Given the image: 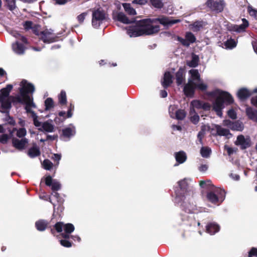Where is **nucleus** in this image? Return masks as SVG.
I'll return each instance as SVG.
<instances>
[{"label":"nucleus","mask_w":257,"mask_h":257,"mask_svg":"<svg viewBox=\"0 0 257 257\" xmlns=\"http://www.w3.org/2000/svg\"><path fill=\"white\" fill-rule=\"evenodd\" d=\"M185 69L180 68L176 73V82L178 85H182L184 84L185 80Z\"/></svg>","instance_id":"nucleus-25"},{"label":"nucleus","mask_w":257,"mask_h":257,"mask_svg":"<svg viewBox=\"0 0 257 257\" xmlns=\"http://www.w3.org/2000/svg\"><path fill=\"white\" fill-rule=\"evenodd\" d=\"M209 128V126L208 125H203L201 128V131H200L198 134V138L200 142L202 143V138L203 137L205 131L207 130H208Z\"/></svg>","instance_id":"nucleus-49"},{"label":"nucleus","mask_w":257,"mask_h":257,"mask_svg":"<svg viewBox=\"0 0 257 257\" xmlns=\"http://www.w3.org/2000/svg\"><path fill=\"white\" fill-rule=\"evenodd\" d=\"M223 125L233 131H242L244 128L243 123L239 121L232 122L229 120H224Z\"/></svg>","instance_id":"nucleus-15"},{"label":"nucleus","mask_w":257,"mask_h":257,"mask_svg":"<svg viewBox=\"0 0 257 257\" xmlns=\"http://www.w3.org/2000/svg\"><path fill=\"white\" fill-rule=\"evenodd\" d=\"M172 83V75L170 72H167L164 74L162 85L164 87H168Z\"/></svg>","instance_id":"nucleus-28"},{"label":"nucleus","mask_w":257,"mask_h":257,"mask_svg":"<svg viewBox=\"0 0 257 257\" xmlns=\"http://www.w3.org/2000/svg\"><path fill=\"white\" fill-rule=\"evenodd\" d=\"M116 19L124 24H128L130 23V21L126 17V16L122 13H119L114 16Z\"/></svg>","instance_id":"nucleus-32"},{"label":"nucleus","mask_w":257,"mask_h":257,"mask_svg":"<svg viewBox=\"0 0 257 257\" xmlns=\"http://www.w3.org/2000/svg\"><path fill=\"white\" fill-rule=\"evenodd\" d=\"M191 180L189 179L185 178L178 182V185L182 190H186Z\"/></svg>","instance_id":"nucleus-38"},{"label":"nucleus","mask_w":257,"mask_h":257,"mask_svg":"<svg viewBox=\"0 0 257 257\" xmlns=\"http://www.w3.org/2000/svg\"><path fill=\"white\" fill-rule=\"evenodd\" d=\"M51 186V189L53 191H58L61 188V184L59 182L57 181L56 180H54Z\"/></svg>","instance_id":"nucleus-50"},{"label":"nucleus","mask_w":257,"mask_h":257,"mask_svg":"<svg viewBox=\"0 0 257 257\" xmlns=\"http://www.w3.org/2000/svg\"><path fill=\"white\" fill-rule=\"evenodd\" d=\"M6 120L11 124H14L15 123V121L14 120L13 118L9 116H7Z\"/></svg>","instance_id":"nucleus-64"},{"label":"nucleus","mask_w":257,"mask_h":257,"mask_svg":"<svg viewBox=\"0 0 257 257\" xmlns=\"http://www.w3.org/2000/svg\"><path fill=\"white\" fill-rule=\"evenodd\" d=\"M205 25V23L201 21H197L195 22L192 25L189 26V28L190 30L193 31H199L201 28H202Z\"/></svg>","instance_id":"nucleus-34"},{"label":"nucleus","mask_w":257,"mask_h":257,"mask_svg":"<svg viewBox=\"0 0 257 257\" xmlns=\"http://www.w3.org/2000/svg\"><path fill=\"white\" fill-rule=\"evenodd\" d=\"M60 241V244L64 247H70L72 246L71 243L67 240L62 239Z\"/></svg>","instance_id":"nucleus-57"},{"label":"nucleus","mask_w":257,"mask_h":257,"mask_svg":"<svg viewBox=\"0 0 257 257\" xmlns=\"http://www.w3.org/2000/svg\"><path fill=\"white\" fill-rule=\"evenodd\" d=\"M12 88L13 85L9 84L1 90L0 111L3 113H8L11 107V99L9 94Z\"/></svg>","instance_id":"nucleus-4"},{"label":"nucleus","mask_w":257,"mask_h":257,"mask_svg":"<svg viewBox=\"0 0 257 257\" xmlns=\"http://www.w3.org/2000/svg\"><path fill=\"white\" fill-rule=\"evenodd\" d=\"M252 94H253V90H250L245 87L239 88L236 92L237 96L240 100H244L246 99Z\"/></svg>","instance_id":"nucleus-19"},{"label":"nucleus","mask_w":257,"mask_h":257,"mask_svg":"<svg viewBox=\"0 0 257 257\" xmlns=\"http://www.w3.org/2000/svg\"><path fill=\"white\" fill-rule=\"evenodd\" d=\"M45 109L49 110L54 107V102L52 98H48L45 101Z\"/></svg>","instance_id":"nucleus-47"},{"label":"nucleus","mask_w":257,"mask_h":257,"mask_svg":"<svg viewBox=\"0 0 257 257\" xmlns=\"http://www.w3.org/2000/svg\"><path fill=\"white\" fill-rule=\"evenodd\" d=\"M9 140V137L7 135L4 134L0 136V142L3 144H5Z\"/></svg>","instance_id":"nucleus-58"},{"label":"nucleus","mask_w":257,"mask_h":257,"mask_svg":"<svg viewBox=\"0 0 257 257\" xmlns=\"http://www.w3.org/2000/svg\"><path fill=\"white\" fill-rule=\"evenodd\" d=\"M13 146L18 150L24 149L28 144V140L24 138L21 140L14 138L12 141Z\"/></svg>","instance_id":"nucleus-21"},{"label":"nucleus","mask_w":257,"mask_h":257,"mask_svg":"<svg viewBox=\"0 0 257 257\" xmlns=\"http://www.w3.org/2000/svg\"><path fill=\"white\" fill-rule=\"evenodd\" d=\"M186 115V112L184 110H178V111H175V117L177 119L182 120L185 118Z\"/></svg>","instance_id":"nucleus-46"},{"label":"nucleus","mask_w":257,"mask_h":257,"mask_svg":"<svg viewBox=\"0 0 257 257\" xmlns=\"http://www.w3.org/2000/svg\"><path fill=\"white\" fill-rule=\"evenodd\" d=\"M213 128L216 130L217 134L220 136H224L227 138H230L232 137L228 130L224 128L220 125L217 124L213 125Z\"/></svg>","instance_id":"nucleus-22"},{"label":"nucleus","mask_w":257,"mask_h":257,"mask_svg":"<svg viewBox=\"0 0 257 257\" xmlns=\"http://www.w3.org/2000/svg\"><path fill=\"white\" fill-rule=\"evenodd\" d=\"M208 168V166L207 164H201L199 167V170L202 172H206Z\"/></svg>","instance_id":"nucleus-61"},{"label":"nucleus","mask_w":257,"mask_h":257,"mask_svg":"<svg viewBox=\"0 0 257 257\" xmlns=\"http://www.w3.org/2000/svg\"><path fill=\"white\" fill-rule=\"evenodd\" d=\"M246 113L248 118L254 121L257 122V110L251 107H247Z\"/></svg>","instance_id":"nucleus-26"},{"label":"nucleus","mask_w":257,"mask_h":257,"mask_svg":"<svg viewBox=\"0 0 257 257\" xmlns=\"http://www.w3.org/2000/svg\"><path fill=\"white\" fill-rule=\"evenodd\" d=\"M40 154L39 149L37 147H33L29 151V155L32 157H35Z\"/></svg>","instance_id":"nucleus-44"},{"label":"nucleus","mask_w":257,"mask_h":257,"mask_svg":"<svg viewBox=\"0 0 257 257\" xmlns=\"http://www.w3.org/2000/svg\"><path fill=\"white\" fill-rule=\"evenodd\" d=\"M53 159L57 162V164H59V161L61 159V155L59 154H55L52 157Z\"/></svg>","instance_id":"nucleus-62"},{"label":"nucleus","mask_w":257,"mask_h":257,"mask_svg":"<svg viewBox=\"0 0 257 257\" xmlns=\"http://www.w3.org/2000/svg\"><path fill=\"white\" fill-rule=\"evenodd\" d=\"M56 230L58 232H61L63 230L64 231V233H62L63 237L67 238L69 237V234L74 230V226L71 223L64 224L62 222H58L55 225Z\"/></svg>","instance_id":"nucleus-9"},{"label":"nucleus","mask_w":257,"mask_h":257,"mask_svg":"<svg viewBox=\"0 0 257 257\" xmlns=\"http://www.w3.org/2000/svg\"><path fill=\"white\" fill-rule=\"evenodd\" d=\"M35 91L34 85L26 80H23L20 84V94L16 97L18 102L26 101L33 99L30 94H33Z\"/></svg>","instance_id":"nucleus-3"},{"label":"nucleus","mask_w":257,"mask_h":257,"mask_svg":"<svg viewBox=\"0 0 257 257\" xmlns=\"http://www.w3.org/2000/svg\"><path fill=\"white\" fill-rule=\"evenodd\" d=\"M107 18L105 12L101 7L95 8L92 11V25L95 28H98Z\"/></svg>","instance_id":"nucleus-5"},{"label":"nucleus","mask_w":257,"mask_h":257,"mask_svg":"<svg viewBox=\"0 0 257 257\" xmlns=\"http://www.w3.org/2000/svg\"><path fill=\"white\" fill-rule=\"evenodd\" d=\"M206 4L212 11L216 13L222 12L225 6V3L223 1H215L214 0H208Z\"/></svg>","instance_id":"nucleus-10"},{"label":"nucleus","mask_w":257,"mask_h":257,"mask_svg":"<svg viewBox=\"0 0 257 257\" xmlns=\"http://www.w3.org/2000/svg\"><path fill=\"white\" fill-rule=\"evenodd\" d=\"M228 115L232 119H235L236 117V114L233 109H230L228 111Z\"/></svg>","instance_id":"nucleus-59"},{"label":"nucleus","mask_w":257,"mask_h":257,"mask_svg":"<svg viewBox=\"0 0 257 257\" xmlns=\"http://www.w3.org/2000/svg\"><path fill=\"white\" fill-rule=\"evenodd\" d=\"M235 144L237 146H239L241 149H244L250 146V139L249 137H245L240 135L237 137Z\"/></svg>","instance_id":"nucleus-16"},{"label":"nucleus","mask_w":257,"mask_h":257,"mask_svg":"<svg viewBox=\"0 0 257 257\" xmlns=\"http://www.w3.org/2000/svg\"><path fill=\"white\" fill-rule=\"evenodd\" d=\"M152 5L156 8H161L163 4L160 0H150Z\"/></svg>","instance_id":"nucleus-52"},{"label":"nucleus","mask_w":257,"mask_h":257,"mask_svg":"<svg viewBox=\"0 0 257 257\" xmlns=\"http://www.w3.org/2000/svg\"><path fill=\"white\" fill-rule=\"evenodd\" d=\"M58 100L59 103L62 104H66L67 103V97L66 92L64 90H62L58 95Z\"/></svg>","instance_id":"nucleus-40"},{"label":"nucleus","mask_w":257,"mask_h":257,"mask_svg":"<svg viewBox=\"0 0 257 257\" xmlns=\"http://www.w3.org/2000/svg\"><path fill=\"white\" fill-rule=\"evenodd\" d=\"M199 57L198 56L193 54L192 55V58L190 61H188L187 62V64L191 67H196L198 64L199 62Z\"/></svg>","instance_id":"nucleus-31"},{"label":"nucleus","mask_w":257,"mask_h":257,"mask_svg":"<svg viewBox=\"0 0 257 257\" xmlns=\"http://www.w3.org/2000/svg\"><path fill=\"white\" fill-rule=\"evenodd\" d=\"M75 133V127L72 124H70L62 130V137L65 141H69L71 137H73Z\"/></svg>","instance_id":"nucleus-18"},{"label":"nucleus","mask_w":257,"mask_h":257,"mask_svg":"<svg viewBox=\"0 0 257 257\" xmlns=\"http://www.w3.org/2000/svg\"><path fill=\"white\" fill-rule=\"evenodd\" d=\"M200 186L202 188H207L211 190L212 188H216L212 184L210 180L200 181L199 182Z\"/></svg>","instance_id":"nucleus-41"},{"label":"nucleus","mask_w":257,"mask_h":257,"mask_svg":"<svg viewBox=\"0 0 257 257\" xmlns=\"http://www.w3.org/2000/svg\"><path fill=\"white\" fill-rule=\"evenodd\" d=\"M225 198V192L220 188H212L207 194L208 200L215 204L222 202Z\"/></svg>","instance_id":"nucleus-6"},{"label":"nucleus","mask_w":257,"mask_h":257,"mask_svg":"<svg viewBox=\"0 0 257 257\" xmlns=\"http://www.w3.org/2000/svg\"><path fill=\"white\" fill-rule=\"evenodd\" d=\"M20 103L25 104V109L28 113L31 114V117L33 118L34 124L36 126H40L41 122L38 120V116L34 111L33 109L36 108L37 106L33 102V99H30L26 101H21Z\"/></svg>","instance_id":"nucleus-7"},{"label":"nucleus","mask_w":257,"mask_h":257,"mask_svg":"<svg viewBox=\"0 0 257 257\" xmlns=\"http://www.w3.org/2000/svg\"><path fill=\"white\" fill-rule=\"evenodd\" d=\"M207 88V85L201 80L197 69H192L189 71L188 82L184 87V92L187 96H192L195 89L203 91Z\"/></svg>","instance_id":"nucleus-2"},{"label":"nucleus","mask_w":257,"mask_h":257,"mask_svg":"<svg viewBox=\"0 0 257 257\" xmlns=\"http://www.w3.org/2000/svg\"><path fill=\"white\" fill-rule=\"evenodd\" d=\"M38 130L41 131H44L48 133H52L54 131V125L48 121L41 122L40 126H37Z\"/></svg>","instance_id":"nucleus-23"},{"label":"nucleus","mask_w":257,"mask_h":257,"mask_svg":"<svg viewBox=\"0 0 257 257\" xmlns=\"http://www.w3.org/2000/svg\"><path fill=\"white\" fill-rule=\"evenodd\" d=\"M157 22H159L165 26H171L179 22L180 20L165 17L154 19H144L128 27L127 29V34L130 37H137L157 33L160 30L159 26L156 24Z\"/></svg>","instance_id":"nucleus-1"},{"label":"nucleus","mask_w":257,"mask_h":257,"mask_svg":"<svg viewBox=\"0 0 257 257\" xmlns=\"http://www.w3.org/2000/svg\"><path fill=\"white\" fill-rule=\"evenodd\" d=\"M122 6L124 8V10L129 15L134 16L137 14L135 10L131 7L129 4H123Z\"/></svg>","instance_id":"nucleus-39"},{"label":"nucleus","mask_w":257,"mask_h":257,"mask_svg":"<svg viewBox=\"0 0 257 257\" xmlns=\"http://www.w3.org/2000/svg\"><path fill=\"white\" fill-rule=\"evenodd\" d=\"M12 36L15 37L17 40H21L24 44H26L27 43L26 39L23 36H21V35L17 31H12L11 33Z\"/></svg>","instance_id":"nucleus-42"},{"label":"nucleus","mask_w":257,"mask_h":257,"mask_svg":"<svg viewBox=\"0 0 257 257\" xmlns=\"http://www.w3.org/2000/svg\"><path fill=\"white\" fill-rule=\"evenodd\" d=\"M242 24L240 25H230L228 26V30L230 31L240 33L244 32L245 29L248 26V22L245 19H242Z\"/></svg>","instance_id":"nucleus-17"},{"label":"nucleus","mask_w":257,"mask_h":257,"mask_svg":"<svg viewBox=\"0 0 257 257\" xmlns=\"http://www.w3.org/2000/svg\"><path fill=\"white\" fill-rule=\"evenodd\" d=\"M211 153V150L207 147H203L200 150V154L201 156L203 158L209 157Z\"/></svg>","instance_id":"nucleus-37"},{"label":"nucleus","mask_w":257,"mask_h":257,"mask_svg":"<svg viewBox=\"0 0 257 257\" xmlns=\"http://www.w3.org/2000/svg\"><path fill=\"white\" fill-rule=\"evenodd\" d=\"M16 132L17 137L19 138H22L26 136L27 134V131L25 128H21L19 129L14 128L13 132Z\"/></svg>","instance_id":"nucleus-45"},{"label":"nucleus","mask_w":257,"mask_h":257,"mask_svg":"<svg viewBox=\"0 0 257 257\" xmlns=\"http://www.w3.org/2000/svg\"><path fill=\"white\" fill-rule=\"evenodd\" d=\"M178 40L184 46H189L191 43L195 42L196 38L191 32H187L185 36V39L178 38Z\"/></svg>","instance_id":"nucleus-20"},{"label":"nucleus","mask_w":257,"mask_h":257,"mask_svg":"<svg viewBox=\"0 0 257 257\" xmlns=\"http://www.w3.org/2000/svg\"><path fill=\"white\" fill-rule=\"evenodd\" d=\"M237 44V42L234 40V39H232L231 38H230L228 40H227L224 42V46L225 48L226 49H231L234 47H236Z\"/></svg>","instance_id":"nucleus-35"},{"label":"nucleus","mask_w":257,"mask_h":257,"mask_svg":"<svg viewBox=\"0 0 257 257\" xmlns=\"http://www.w3.org/2000/svg\"><path fill=\"white\" fill-rule=\"evenodd\" d=\"M247 12L249 15L257 20V9H255L250 5L247 6Z\"/></svg>","instance_id":"nucleus-43"},{"label":"nucleus","mask_w":257,"mask_h":257,"mask_svg":"<svg viewBox=\"0 0 257 257\" xmlns=\"http://www.w3.org/2000/svg\"><path fill=\"white\" fill-rule=\"evenodd\" d=\"M257 257V248L252 247L248 252V257Z\"/></svg>","instance_id":"nucleus-55"},{"label":"nucleus","mask_w":257,"mask_h":257,"mask_svg":"<svg viewBox=\"0 0 257 257\" xmlns=\"http://www.w3.org/2000/svg\"><path fill=\"white\" fill-rule=\"evenodd\" d=\"M37 35L46 43H51L58 40V37L53 33V30L51 29H45L40 34L38 33Z\"/></svg>","instance_id":"nucleus-8"},{"label":"nucleus","mask_w":257,"mask_h":257,"mask_svg":"<svg viewBox=\"0 0 257 257\" xmlns=\"http://www.w3.org/2000/svg\"><path fill=\"white\" fill-rule=\"evenodd\" d=\"M212 96H218L223 101H225L228 104H231L233 102V98L231 95L227 92L223 91L219 89L215 90L211 93Z\"/></svg>","instance_id":"nucleus-12"},{"label":"nucleus","mask_w":257,"mask_h":257,"mask_svg":"<svg viewBox=\"0 0 257 257\" xmlns=\"http://www.w3.org/2000/svg\"><path fill=\"white\" fill-rule=\"evenodd\" d=\"M7 6L9 9L12 11L16 8L15 0H6Z\"/></svg>","instance_id":"nucleus-53"},{"label":"nucleus","mask_w":257,"mask_h":257,"mask_svg":"<svg viewBox=\"0 0 257 257\" xmlns=\"http://www.w3.org/2000/svg\"><path fill=\"white\" fill-rule=\"evenodd\" d=\"M214 96L216 97V99L212 103L213 109L219 116L221 117L222 115V110L224 107V102L219 96Z\"/></svg>","instance_id":"nucleus-14"},{"label":"nucleus","mask_w":257,"mask_h":257,"mask_svg":"<svg viewBox=\"0 0 257 257\" xmlns=\"http://www.w3.org/2000/svg\"><path fill=\"white\" fill-rule=\"evenodd\" d=\"M23 26L25 30H28L29 29H32L33 31L35 34L37 35L38 33L37 28L39 26L34 25L33 23L31 21H26L24 24Z\"/></svg>","instance_id":"nucleus-30"},{"label":"nucleus","mask_w":257,"mask_h":257,"mask_svg":"<svg viewBox=\"0 0 257 257\" xmlns=\"http://www.w3.org/2000/svg\"><path fill=\"white\" fill-rule=\"evenodd\" d=\"M211 108L210 105L208 103L198 100H194L191 101L190 104V110L203 109L204 110H209Z\"/></svg>","instance_id":"nucleus-13"},{"label":"nucleus","mask_w":257,"mask_h":257,"mask_svg":"<svg viewBox=\"0 0 257 257\" xmlns=\"http://www.w3.org/2000/svg\"><path fill=\"white\" fill-rule=\"evenodd\" d=\"M53 181L54 180H52V177L50 176H48L46 177L45 179V183L47 186H51L53 183Z\"/></svg>","instance_id":"nucleus-60"},{"label":"nucleus","mask_w":257,"mask_h":257,"mask_svg":"<svg viewBox=\"0 0 257 257\" xmlns=\"http://www.w3.org/2000/svg\"><path fill=\"white\" fill-rule=\"evenodd\" d=\"M88 12H84L82 13L77 17L78 21L80 23H82L85 20V18L88 16Z\"/></svg>","instance_id":"nucleus-56"},{"label":"nucleus","mask_w":257,"mask_h":257,"mask_svg":"<svg viewBox=\"0 0 257 257\" xmlns=\"http://www.w3.org/2000/svg\"><path fill=\"white\" fill-rule=\"evenodd\" d=\"M190 119L194 124H196L199 122V116L197 113L193 109H191L189 113Z\"/></svg>","instance_id":"nucleus-33"},{"label":"nucleus","mask_w":257,"mask_h":257,"mask_svg":"<svg viewBox=\"0 0 257 257\" xmlns=\"http://www.w3.org/2000/svg\"><path fill=\"white\" fill-rule=\"evenodd\" d=\"M12 48L14 52L19 55L23 54L26 49L24 45L20 43L18 41L13 44Z\"/></svg>","instance_id":"nucleus-24"},{"label":"nucleus","mask_w":257,"mask_h":257,"mask_svg":"<svg viewBox=\"0 0 257 257\" xmlns=\"http://www.w3.org/2000/svg\"><path fill=\"white\" fill-rule=\"evenodd\" d=\"M37 229L39 231H44L48 224V223L43 220H40L36 222Z\"/></svg>","instance_id":"nucleus-36"},{"label":"nucleus","mask_w":257,"mask_h":257,"mask_svg":"<svg viewBox=\"0 0 257 257\" xmlns=\"http://www.w3.org/2000/svg\"><path fill=\"white\" fill-rule=\"evenodd\" d=\"M43 167L46 169L49 170L53 166L52 163L48 160H45L43 163Z\"/></svg>","instance_id":"nucleus-51"},{"label":"nucleus","mask_w":257,"mask_h":257,"mask_svg":"<svg viewBox=\"0 0 257 257\" xmlns=\"http://www.w3.org/2000/svg\"><path fill=\"white\" fill-rule=\"evenodd\" d=\"M175 158L177 162L180 164H182L186 161L187 156L184 152L180 151L175 154Z\"/></svg>","instance_id":"nucleus-29"},{"label":"nucleus","mask_w":257,"mask_h":257,"mask_svg":"<svg viewBox=\"0 0 257 257\" xmlns=\"http://www.w3.org/2000/svg\"><path fill=\"white\" fill-rule=\"evenodd\" d=\"M175 111H178L177 107L175 105H171L170 106L169 111L171 117H175Z\"/></svg>","instance_id":"nucleus-54"},{"label":"nucleus","mask_w":257,"mask_h":257,"mask_svg":"<svg viewBox=\"0 0 257 257\" xmlns=\"http://www.w3.org/2000/svg\"><path fill=\"white\" fill-rule=\"evenodd\" d=\"M219 229V226L216 223H210L206 226V231L211 235L217 232Z\"/></svg>","instance_id":"nucleus-27"},{"label":"nucleus","mask_w":257,"mask_h":257,"mask_svg":"<svg viewBox=\"0 0 257 257\" xmlns=\"http://www.w3.org/2000/svg\"><path fill=\"white\" fill-rule=\"evenodd\" d=\"M253 93L254 94L250 99L251 104L257 107V87L253 89Z\"/></svg>","instance_id":"nucleus-48"},{"label":"nucleus","mask_w":257,"mask_h":257,"mask_svg":"<svg viewBox=\"0 0 257 257\" xmlns=\"http://www.w3.org/2000/svg\"><path fill=\"white\" fill-rule=\"evenodd\" d=\"M147 0H134L133 3L139 5H145L147 3Z\"/></svg>","instance_id":"nucleus-63"},{"label":"nucleus","mask_w":257,"mask_h":257,"mask_svg":"<svg viewBox=\"0 0 257 257\" xmlns=\"http://www.w3.org/2000/svg\"><path fill=\"white\" fill-rule=\"evenodd\" d=\"M183 198V202L181 205L184 207L186 211L192 213H197L199 211V209L194 203L193 200L190 201L189 197L187 196H184Z\"/></svg>","instance_id":"nucleus-11"}]
</instances>
